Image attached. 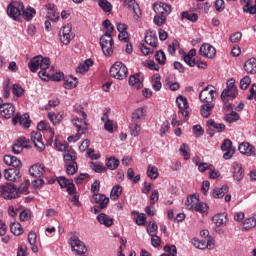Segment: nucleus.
<instances>
[{
	"label": "nucleus",
	"mask_w": 256,
	"mask_h": 256,
	"mask_svg": "<svg viewBox=\"0 0 256 256\" xmlns=\"http://www.w3.org/2000/svg\"><path fill=\"white\" fill-rule=\"evenodd\" d=\"M50 65H51V60L41 55L33 57L28 62V68L31 71V73H37L39 69H49Z\"/></svg>",
	"instance_id": "nucleus-1"
},
{
	"label": "nucleus",
	"mask_w": 256,
	"mask_h": 256,
	"mask_svg": "<svg viewBox=\"0 0 256 256\" xmlns=\"http://www.w3.org/2000/svg\"><path fill=\"white\" fill-rule=\"evenodd\" d=\"M50 65H51V60L41 55L33 57L28 62V68L31 71V73H37L39 69H49Z\"/></svg>",
	"instance_id": "nucleus-2"
},
{
	"label": "nucleus",
	"mask_w": 256,
	"mask_h": 256,
	"mask_svg": "<svg viewBox=\"0 0 256 256\" xmlns=\"http://www.w3.org/2000/svg\"><path fill=\"white\" fill-rule=\"evenodd\" d=\"M0 197L7 200L17 199V197H19L17 186L13 183L0 185Z\"/></svg>",
	"instance_id": "nucleus-3"
},
{
	"label": "nucleus",
	"mask_w": 256,
	"mask_h": 256,
	"mask_svg": "<svg viewBox=\"0 0 256 256\" xmlns=\"http://www.w3.org/2000/svg\"><path fill=\"white\" fill-rule=\"evenodd\" d=\"M128 69L122 62H116L110 68V76L114 79L123 80L127 78Z\"/></svg>",
	"instance_id": "nucleus-4"
},
{
	"label": "nucleus",
	"mask_w": 256,
	"mask_h": 256,
	"mask_svg": "<svg viewBox=\"0 0 256 256\" xmlns=\"http://www.w3.org/2000/svg\"><path fill=\"white\" fill-rule=\"evenodd\" d=\"M25 10V5L21 2H14L8 4L7 6V15L14 21H17L21 17V11Z\"/></svg>",
	"instance_id": "nucleus-5"
},
{
	"label": "nucleus",
	"mask_w": 256,
	"mask_h": 256,
	"mask_svg": "<svg viewBox=\"0 0 256 256\" xmlns=\"http://www.w3.org/2000/svg\"><path fill=\"white\" fill-rule=\"evenodd\" d=\"M216 95L217 90L212 85H209L199 93V99L202 103H213Z\"/></svg>",
	"instance_id": "nucleus-6"
},
{
	"label": "nucleus",
	"mask_w": 256,
	"mask_h": 256,
	"mask_svg": "<svg viewBox=\"0 0 256 256\" xmlns=\"http://www.w3.org/2000/svg\"><path fill=\"white\" fill-rule=\"evenodd\" d=\"M70 245L75 255H85L87 253V246H85V243H83L77 236H72L70 238Z\"/></svg>",
	"instance_id": "nucleus-7"
},
{
	"label": "nucleus",
	"mask_w": 256,
	"mask_h": 256,
	"mask_svg": "<svg viewBox=\"0 0 256 256\" xmlns=\"http://www.w3.org/2000/svg\"><path fill=\"white\" fill-rule=\"evenodd\" d=\"M206 126L208 127V129L206 130L207 134L210 137H214L215 133H223V131H225V129H227V127L225 126V124L223 123H217L215 122V120L213 119H209L206 122Z\"/></svg>",
	"instance_id": "nucleus-8"
},
{
	"label": "nucleus",
	"mask_w": 256,
	"mask_h": 256,
	"mask_svg": "<svg viewBox=\"0 0 256 256\" xmlns=\"http://www.w3.org/2000/svg\"><path fill=\"white\" fill-rule=\"evenodd\" d=\"M113 37L102 36L100 38V46L106 57H111L113 55Z\"/></svg>",
	"instance_id": "nucleus-9"
},
{
	"label": "nucleus",
	"mask_w": 256,
	"mask_h": 256,
	"mask_svg": "<svg viewBox=\"0 0 256 256\" xmlns=\"http://www.w3.org/2000/svg\"><path fill=\"white\" fill-rule=\"evenodd\" d=\"M30 139L34 144V147L37 149V151H39L40 153L42 151H45V144L43 143V134H41L39 130L31 132Z\"/></svg>",
	"instance_id": "nucleus-10"
},
{
	"label": "nucleus",
	"mask_w": 256,
	"mask_h": 256,
	"mask_svg": "<svg viewBox=\"0 0 256 256\" xmlns=\"http://www.w3.org/2000/svg\"><path fill=\"white\" fill-rule=\"evenodd\" d=\"M0 115L4 119H11L15 115V106L11 103L0 104Z\"/></svg>",
	"instance_id": "nucleus-11"
},
{
	"label": "nucleus",
	"mask_w": 256,
	"mask_h": 256,
	"mask_svg": "<svg viewBox=\"0 0 256 256\" xmlns=\"http://www.w3.org/2000/svg\"><path fill=\"white\" fill-rule=\"evenodd\" d=\"M4 178L6 181H19L21 179V171H19V167L8 168L4 171Z\"/></svg>",
	"instance_id": "nucleus-12"
},
{
	"label": "nucleus",
	"mask_w": 256,
	"mask_h": 256,
	"mask_svg": "<svg viewBox=\"0 0 256 256\" xmlns=\"http://www.w3.org/2000/svg\"><path fill=\"white\" fill-rule=\"evenodd\" d=\"M147 117V109L145 107H139L135 109L131 114L132 123H141V121H145Z\"/></svg>",
	"instance_id": "nucleus-13"
},
{
	"label": "nucleus",
	"mask_w": 256,
	"mask_h": 256,
	"mask_svg": "<svg viewBox=\"0 0 256 256\" xmlns=\"http://www.w3.org/2000/svg\"><path fill=\"white\" fill-rule=\"evenodd\" d=\"M154 11L156 15H162L164 17H167L171 13L172 7L167 3L160 2L154 4Z\"/></svg>",
	"instance_id": "nucleus-14"
},
{
	"label": "nucleus",
	"mask_w": 256,
	"mask_h": 256,
	"mask_svg": "<svg viewBox=\"0 0 256 256\" xmlns=\"http://www.w3.org/2000/svg\"><path fill=\"white\" fill-rule=\"evenodd\" d=\"M199 53L203 57H207V59H213L217 55V50L211 44H202Z\"/></svg>",
	"instance_id": "nucleus-15"
},
{
	"label": "nucleus",
	"mask_w": 256,
	"mask_h": 256,
	"mask_svg": "<svg viewBox=\"0 0 256 256\" xmlns=\"http://www.w3.org/2000/svg\"><path fill=\"white\" fill-rule=\"evenodd\" d=\"M143 73L139 72L129 77V85L135 89H143Z\"/></svg>",
	"instance_id": "nucleus-16"
},
{
	"label": "nucleus",
	"mask_w": 256,
	"mask_h": 256,
	"mask_svg": "<svg viewBox=\"0 0 256 256\" xmlns=\"http://www.w3.org/2000/svg\"><path fill=\"white\" fill-rule=\"evenodd\" d=\"M13 125H17V123H20V125H23L26 129H29L31 127V120H29V114H23L22 116L19 114H16L12 118Z\"/></svg>",
	"instance_id": "nucleus-17"
},
{
	"label": "nucleus",
	"mask_w": 256,
	"mask_h": 256,
	"mask_svg": "<svg viewBox=\"0 0 256 256\" xmlns=\"http://www.w3.org/2000/svg\"><path fill=\"white\" fill-rule=\"evenodd\" d=\"M29 173L32 177L41 178L45 175V164L36 163L29 169Z\"/></svg>",
	"instance_id": "nucleus-18"
},
{
	"label": "nucleus",
	"mask_w": 256,
	"mask_h": 256,
	"mask_svg": "<svg viewBox=\"0 0 256 256\" xmlns=\"http://www.w3.org/2000/svg\"><path fill=\"white\" fill-rule=\"evenodd\" d=\"M245 177V170H243V165L239 162L233 164V179L234 181H241Z\"/></svg>",
	"instance_id": "nucleus-19"
},
{
	"label": "nucleus",
	"mask_w": 256,
	"mask_h": 256,
	"mask_svg": "<svg viewBox=\"0 0 256 256\" xmlns=\"http://www.w3.org/2000/svg\"><path fill=\"white\" fill-rule=\"evenodd\" d=\"M238 150L242 155H247L251 157V155H255V146L249 144L248 142H243L239 145Z\"/></svg>",
	"instance_id": "nucleus-20"
},
{
	"label": "nucleus",
	"mask_w": 256,
	"mask_h": 256,
	"mask_svg": "<svg viewBox=\"0 0 256 256\" xmlns=\"http://www.w3.org/2000/svg\"><path fill=\"white\" fill-rule=\"evenodd\" d=\"M92 199L101 207V209H105V207L109 205V198L103 194H93Z\"/></svg>",
	"instance_id": "nucleus-21"
},
{
	"label": "nucleus",
	"mask_w": 256,
	"mask_h": 256,
	"mask_svg": "<svg viewBox=\"0 0 256 256\" xmlns=\"http://www.w3.org/2000/svg\"><path fill=\"white\" fill-rule=\"evenodd\" d=\"M215 108L214 103H206L200 108V115L205 119H209L211 117V113H213V109Z\"/></svg>",
	"instance_id": "nucleus-22"
},
{
	"label": "nucleus",
	"mask_w": 256,
	"mask_h": 256,
	"mask_svg": "<svg viewBox=\"0 0 256 256\" xmlns=\"http://www.w3.org/2000/svg\"><path fill=\"white\" fill-rule=\"evenodd\" d=\"M90 67H93V60L87 59L78 65L76 73L83 75V73H87V71H89Z\"/></svg>",
	"instance_id": "nucleus-23"
},
{
	"label": "nucleus",
	"mask_w": 256,
	"mask_h": 256,
	"mask_svg": "<svg viewBox=\"0 0 256 256\" xmlns=\"http://www.w3.org/2000/svg\"><path fill=\"white\" fill-rule=\"evenodd\" d=\"M237 90H231V88H226L221 93L222 101H233L237 97Z\"/></svg>",
	"instance_id": "nucleus-24"
},
{
	"label": "nucleus",
	"mask_w": 256,
	"mask_h": 256,
	"mask_svg": "<svg viewBox=\"0 0 256 256\" xmlns=\"http://www.w3.org/2000/svg\"><path fill=\"white\" fill-rule=\"evenodd\" d=\"M3 161H4L5 165H9L11 167H21L22 166L21 160H19L15 156L5 155L3 158Z\"/></svg>",
	"instance_id": "nucleus-25"
},
{
	"label": "nucleus",
	"mask_w": 256,
	"mask_h": 256,
	"mask_svg": "<svg viewBox=\"0 0 256 256\" xmlns=\"http://www.w3.org/2000/svg\"><path fill=\"white\" fill-rule=\"evenodd\" d=\"M125 5L128 7L129 11H132L136 17L141 15V8L135 0H126Z\"/></svg>",
	"instance_id": "nucleus-26"
},
{
	"label": "nucleus",
	"mask_w": 256,
	"mask_h": 256,
	"mask_svg": "<svg viewBox=\"0 0 256 256\" xmlns=\"http://www.w3.org/2000/svg\"><path fill=\"white\" fill-rule=\"evenodd\" d=\"M229 193V186L223 185L221 188H215L212 191V197L214 199H221L222 197H225Z\"/></svg>",
	"instance_id": "nucleus-27"
},
{
	"label": "nucleus",
	"mask_w": 256,
	"mask_h": 256,
	"mask_svg": "<svg viewBox=\"0 0 256 256\" xmlns=\"http://www.w3.org/2000/svg\"><path fill=\"white\" fill-rule=\"evenodd\" d=\"M212 221L216 224V227H221L222 225H227V214L219 213L212 217Z\"/></svg>",
	"instance_id": "nucleus-28"
},
{
	"label": "nucleus",
	"mask_w": 256,
	"mask_h": 256,
	"mask_svg": "<svg viewBox=\"0 0 256 256\" xmlns=\"http://www.w3.org/2000/svg\"><path fill=\"white\" fill-rule=\"evenodd\" d=\"M78 84H79V81H77V78L73 76L64 77V83H63L64 89H75V87H77Z\"/></svg>",
	"instance_id": "nucleus-29"
},
{
	"label": "nucleus",
	"mask_w": 256,
	"mask_h": 256,
	"mask_svg": "<svg viewBox=\"0 0 256 256\" xmlns=\"http://www.w3.org/2000/svg\"><path fill=\"white\" fill-rule=\"evenodd\" d=\"M97 221L100 223V225H104L105 227H112L113 225V218L105 213L99 214L97 216Z\"/></svg>",
	"instance_id": "nucleus-30"
},
{
	"label": "nucleus",
	"mask_w": 256,
	"mask_h": 256,
	"mask_svg": "<svg viewBox=\"0 0 256 256\" xmlns=\"http://www.w3.org/2000/svg\"><path fill=\"white\" fill-rule=\"evenodd\" d=\"M73 125L76 126L77 133H86L87 132V123L79 118H74L72 120Z\"/></svg>",
	"instance_id": "nucleus-31"
},
{
	"label": "nucleus",
	"mask_w": 256,
	"mask_h": 256,
	"mask_svg": "<svg viewBox=\"0 0 256 256\" xmlns=\"http://www.w3.org/2000/svg\"><path fill=\"white\" fill-rule=\"evenodd\" d=\"M244 69L251 75H255L256 73V58L248 59L244 64Z\"/></svg>",
	"instance_id": "nucleus-32"
},
{
	"label": "nucleus",
	"mask_w": 256,
	"mask_h": 256,
	"mask_svg": "<svg viewBox=\"0 0 256 256\" xmlns=\"http://www.w3.org/2000/svg\"><path fill=\"white\" fill-rule=\"evenodd\" d=\"M65 163H71L77 161V152L72 148L66 150L63 154Z\"/></svg>",
	"instance_id": "nucleus-33"
},
{
	"label": "nucleus",
	"mask_w": 256,
	"mask_h": 256,
	"mask_svg": "<svg viewBox=\"0 0 256 256\" xmlns=\"http://www.w3.org/2000/svg\"><path fill=\"white\" fill-rule=\"evenodd\" d=\"M157 35L153 31H149L145 36V43L150 45V47H157Z\"/></svg>",
	"instance_id": "nucleus-34"
},
{
	"label": "nucleus",
	"mask_w": 256,
	"mask_h": 256,
	"mask_svg": "<svg viewBox=\"0 0 256 256\" xmlns=\"http://www.w3.org/2000/svg\"><path fill=\"white\" fill-rule=\"evenodd\" d=\"M199 201V196L198 195H190L187 197V200L185 202V205L187 207V209H189V211H193V209H195L194 207L196 206V204Z\"/></svg>",
	"instance_id": "nucleus-35"
},
{
	"label": "nucleus",
	"mask_w": 256,
	"mask_h": 256,
	"mask_svg": "<svg viewBox=\"0 0 256 256\" xmlns=\"http://www.w3.org/2000/svg\"><path fill=\"white\" fill-rule=\"evenodd\" d=\"M67 175H75L79 171V166L76 162H65Z\"/></svg>",
	"instance_id": "nucleus-36"
},
{
	"label": "nucleus",
	"mask_w": 256,
	"mask_h": 256,
	"mask_svg": "<svg viewBox=\"0 0 256 256\" xmlns=\"http://www.w3.org/2000/svg\"><path fill=\"white\" fill-rule=\"evenodd\" d=\"M129 131L131 137H139L141 133V125H139V123L132 122L129 124Z\"/></svg>",
	"instance_id": "nucleus-37"
},
{
	"label": "nucleus",
	"mask_w": 256,
	"mask_h": 256,
	"mask_svg": "<svg viewBox=\"0 0 256 256\" xmlns=\"http://www.w3.org/2000/svg\"><path fill=\"white\" fill-rule=\"evenodd\" d=\"M102 25L105 27L106 32L103 37H112L113 32L115 31V26L111 23L110 20L103 21Z\"/></svg>",
	"instance_id": "nucleus-38"
},
{
	"label": "nucleus",
	"mask_w": 256,
	"mask_h": 256,
	"mask_svg": "<svg viewBox=\"0 0 256 256\" xmlns=\"http://www.w3.org/2000/svg\"><path fill=\"white\" fill-rule=\"evenodd\" d=\"M48 119L51 121L52 125H58V123L63 121V115H61V113L49 112Z\"/></svg>",
	"instance_id": "nucleus-39"
},
{
	"label": "nucleus",
	"mask_w": 256,
	"mask_h": 256,
	"mask_svg": "<svg viewBox=\"0 0 256 256\" xmlns=\"http://www.w3.org/2000/svg\"><path fill=\"white\" fill-rule=\"evenodd\" d=\"M255 227H256V219L255 217H250L244 220L242 229L244 231H249V229H253Z\"/></svg>",
	"instance_id": "nucleus-40"
},
{
	"label": "nucleus",
	"mask_w": 256,
	"mask_h": 256,
	"mask_svg": "<svg viewBox=\"0 0 256 256\" xmlns=\"http://www.w3.org/2000/svg\"><path fill=\"white\" fill-rule=\"evenodd\" d=\"M90 168L95 173H105L107 172V167H105L101 162H90Z\"/></svg>",
	"instance_id": "nucleus-41"
},
{
	"label": "nucleus",
	"mask_w": 256,
	"mask_h": 256,
	"mask_svg": "<svg viewBox=\"0 0 256 256\" xmlns=\"http://www.w3.org/2000/svg\"><path fill=\"white\" fill-rule=\"evenodd\" d=\"M119 159L115 158V157H110L106 159V167H108V169H110V171H115V169H117V167H119Z\"/></svg>",
	"instance_id": "nucleus-42"
},
{
	"label": "nucleus",
	"mask_w": 256,
	"mask_h": 256,
	"mask_svg": "<svg viewBox=\"0 0 256 256\" xmlns=\"http://www.w3.org/2000/svg\"><path fill=\"white\" fill-rule=\"evenodd\" d=\"M10 231L13 235H23V227L19 222H13L10 224Z\"/></svg>",
	"instance_id": "nucleus-43"
},
{
	"label": "nucleus",
	"mask_w": 256,
	"mask_h": 256,
	"mask_svg": "<svg viewBox=\"0 0 256 256\" xmlns=\"http://www.w3.org/2000/svg\"><path fill=\"white\" fill-rule=\"evenodd\" d=\"M224 119L227 121V123H237V121L241 119V116L239 113L232 111L231 113L226 114Z\"/></svg>",
	"instance_id": "nucleus-44"
},
{
	"label": "nucleus",
	"mask_w": 256,
	"mask_h": 256,
	"mask_svg": "<svg viewBox=\"0 0 256 256\" xmlns=\"http://www.w3.org/2000/svg\"><path fill=\"white\" fill-rule=\"evenodd\" d=\"M246 5L243 7L244 13H250V15H255L256 13V6L251 5L253 0H242Z\"/></svg>",
	"instance_id": "nucleus-45"
},
{
	"label": "nucleus",
	"mask_w": 256,
	"mask_h": 256,
	"mask_svg": "<svg viewBox=\"0 0 256 256\" xmlns=\"http://www.w3.org/2000/svg\"><path fill=\"white\" fill-rule=\"evenodd\" d=\"M182 19H187V21H192V23H196L199 19V15L197 13H189L188 11H184L181 13Z\"/></svg>",
	"instance_id": "nucleus-46"
},
{
	"label": "nucleus",
	"mask_w": 256,
	"mask_h": 256,
	"mask_svg": "<svg viewBox=\"0 0 256 256\" xmlns=\"http://www.w3.org/2000/svg\"><path fill=\"white\" fill-rule=\"evenodd\" d=\"M121 193H123V187L119 184H116L113 186L110 195L112 199H119V197H121Z\"/></svg>",
	"instance_id": "nucleus-47"
},
{
	"label": "nucleus",
	"mask_w": 256,
	"mask_h": 256,
	"mask_svg": "<svg viewBox=\"0 0 256 256\" xmlns=\"http://www.w3.org/2000/svg\"><path fill=\"white\" fill-rule=\"evenodd\" d=\"M176 103L178 105L179 110L189 109V102H187V98L183 96H178L176 98Z\"/></svg>",
	"instance_id": "nucleus-48"
},
{
	"label": "nucleus",
	"mask_w": 256,
	"mask_h": 256,
	"mask_svg": "<svg viewBox=\"0 0 256 256\" xmlns=\"http://www.w3.org/2000/svg\"><path fill=\"white\" fill-rule=\"evenodd\" d=\"M98 5L105 13H111L113 6L107 0H99Z\"/></svg>",
	"instance_id": "nucleus-49"
},
{
	"label": "nucleus",
	"mask_w": 256,
	"mask_h": 256,
	"mask_svg": "<svg viewBox=\"0 0 256 256\" xmlns=\"http://www.w3.org/2000/svg\"><path fill=\"white\" fill-rule=\"evenodd\" d=\"M147 176L150 179H157V177H159V169L153 165H149L147 168Z\"/></svg>",
	"instance_id": "nucleus-50"
},
{
	"label": "nucleus",
	"mask_w": 256,
	"mask_h": 256,
	"mask_svg": "<svg viewBox=\"0 0 256 256\" xmlns=\"http://www.w3.org/2000/svg\"><path fill=\"white\" fill-rule=\"evenodd\" d=\"M12 93L17 97V99H19V97H23V95H25V89H23L19 84H14L12 87Z\"/></svg>",
	"instance_id": "nucleus-51"
},
{
	"label": "nucleus",
	"mask_w": 256,
	"mask_h": 256,
	"mask_svg": "<svg viewBox=\"0 0 256 256\" xmlns=\"http://www.w3.org/2000/svg\"><path fill=\"white\" fill-rule=\"evenodd\" d=\"M35 13L36 11L34 10V8L30 7L23 11L22 17L23 19H25V21H31V19L35 17Z\"/></svg>",
	"instance_id": "nucleus-52"
},
{
	"label": "nucleus",
	"mask_w": 256,
	"mask_h": 256,
	"mask_svg": "<svg viewBox=\"0 0 256 256\" xmlns=\"http://www.w3.org/2000/svg\"><path fill=\"white\" fill-rule=\"evenodd\" d=\"M155 59L158 61L159 65H165L167 61V56L165 55V52L163 50H159L155 54Z\"/></svg>",
	"instance_id": "nucleus-53"
},
{
	"label": "nucleus",
	"mask_w": 256,
	"mask_h": 256,
	"mask_svg": "<svg viewBox=\"0 0 256 256\" xmlns=\"http://www.w3.org/2000/svg\"><path fill=\"white\" fill-rule=\"evenodd\" d=\"M31 185V182L29 180H25L17 189L18 194L22 193L23 195H27L29 193V186Z\"/></svg>",
	"instance_id": "nucleus-54"
},
{
	"label": "nucleus",
	"mask_w": 256,
	"mask_h": 256,
	"mask_svg": "<svg viewBox=\"0 0 256 256\" xmlns=\"http://www.w3.org/2000/svg\"><path fill=\"white\" fill-rule=\"evenodd\" d=\"M53 137H55V130H53V128H50L49 130H47V134L45 135L46 145L48 147L53 145Z\"/></svg>",
	"instance_id": "nucleus-55"
},
{
	"label": "nucleus",
	"mask_w": 256,
	"mask_h": 256,
	"mask_svg": "<svg viewBox=\"0 0 256 256\" xmlns=\"http://www.w3.org/2000/svg\"><path fill=\"white\" fill-rule=\"evenodd\" d=\"M208 210L209 208L207 207V204L201 201H198L193 209V211H197L198 213H207Z\"/></svg>",
	"instance_id": "nucleus-56"
},
{
	"label": "nucleus",
	"mask_w": 256,
	"mask_h": 256,
	"mask_svg": "<svg viewBox=\"0 0 256 256\" xmlns=\"http://www.w3.org/2000/svg\"><path fill=\"white\" fill-rule=\"evenodd\" d=\"M188 149L189 146H187L186 144H182L179 149L180 155L184 157L186 161H188V159H191V154H189Z\"/></svg>",
	"instance_id": "nucleus-57"
},
{
	"label": "nucleus",
	"mask_w": 256,
	"mask_h": 256,
	"mask_svg": "<svg viewBox=\"0 0 256 256\" xmlns=\"http://www.w3.org/2000/svg\"><path fill=\"white\" fill-rule=\"evenodd\" d=\"M165 253H168L170 256H177V246L175 245H165L164 246Z\"/></svg>",
	"instance_id": "nucleus-58"
},
{
	"label": "nucleus",
	"mask_w": 256,
	"mask_h": 256,
	"mask_svg": "<svg viewBox=\"0 0 256 256\" xmlns=\"http://www.w3.org/2000/svg\"><path fill=\"white\" fill-rule=\"evenodd\" d=\"M12 151L13 153H15L16 155H19V153L23 152V146L19 140V138L17 140H15L13 146H12Z\"/></svg>",
	"instance_id": "nucleus-59"
},
{
	"label": "nucleus",
	"mask_w": 256,
	"mask_h": 256,
	"mask_svg": "<svg viewBox=\"0 0 256 256\" xmlns=\"http://www.w3.org/2000/svg\"><path fill=\"white\" fill-rule=\"evenodd\" d=\"M167 21V16H163L161 14H156L154 16V23L155 25H158V27H161V25H164Z\"/></svg>",
	"instance_id": "nucleus-60"
},
{
	"label": "nucleus",
	"mask_w": 256,
	"mask_h": 256,
	"mask_svg": "<svg viewBox=\"0 0 256 256\" xmlns=\"http://www.w3.org/2000/svg\"><path fill=\"white\" fill-rule=\"evenodd\" d=\"M74 37L73 34H60V41L63 45H69Z\"/></svg>",
	"instance_id": "nucleus-61"
},
{
	"label": "nucleus",
	"mask_w": 256,
	"mask_h": 256,
	"mask_svg": "<svg viewBox=\"0 0 256 256\" xmlns=\"http://www.w3.org/2000/svg\"><path fill=\"white\" fill-rule=\"evenodd\" d=\"M10 95H11V86H9V80H6L3 83V97L4 99H9Z\"/></svg>",
	"instance_id": "nucleus-62"
},
{
	"label": "nucleus",
	"mask_w": 256,
	"mask_h": 256,
	"mask_svg": "<svg viewBox=\"0 0 256 256\" xmlns=\"http://www.w3.org/2000/svg\"><path fill=\"white\" fill-rule=\"evenodd\" d=\"M221 149H222L223 151H233V150H235V149L233 148V142H232L231 140H229V139H225V140L223 141V143H222V145H221Z\"/></svg>",
	"instance_id": "nucleus-63"
},
{
	"label": "nucleus",
	"mask_w": 256,
	"mask_h": 256,
	"mask_svg": "<svg viewBox=\"0 0 256 256\" xmlns=\"http://www.w3.org/2000/svg\"><path fill=\"white\" fill-rule=\"evenodd\" d=\"M250 85L251 78L249 76H245L240 80V89H242L243 91H245V89H247V87H249Z\"/></svg>",
	"instance_id": "nucleus-64"
}]
</instances>
